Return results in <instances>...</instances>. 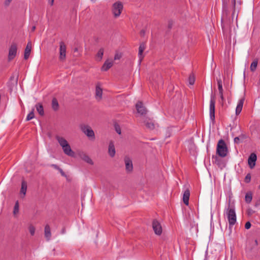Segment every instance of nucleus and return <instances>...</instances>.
<instances>
[{
    "label": "nucleus",
    "instance_id": "f257e3e1",
    "mask_svg": "<svg viewBox=\"0 0 260 260\" xmlns=\"http://www.w3.org/2000/svg\"><path fill=\"white\" fill-rule=\"evenodd\" d=\"M55 139L61 147L63 153L68 156L74 157L75 152L71 149V147L68 141L62 136L57 135Z\"/></svg>",
    "mask_w": 260,
    "mask_h": 260
},
{
    "label": "nucleus",
    "instance_id": "f03ea898",
    "mask_svg": "<svg viewBox=\"0 0 260 260\" xmlns=\"http://www.w3.org/2000/svg\"><path fill=\"white\" fill-rule=\"evenodd\" d=\"M225 213L227 216L230 225L233 226L236 222V215L234 207L229 204L228 207L225 209Z\"/></svg>",
    "mask_w": 260,
    "mask_h": 260
},
{
    "label": "nucleus",
    "instance_id": "7ed1b4c3",
    "mask_svg": "<svg viewBox=\"0 0 260 260\" xmlns=\"http://www.w3.org/2000/svg\"><path fill=\"white\" fill-rule=\"evenodd\" d=\"M228 149L224 141L221 139L217 145L216 153L220 157H224L226 156Z\"/></svg>",
    "mask_w": 260,
    "mask_h": 260
},
{
    "label": "nucleus",
    "instance_id": "20e7f679",
    "mask_svg": "<svg viewBox=\"0 0 260 260\" xmlns=\"http://www.w3.org/2000/svg\"><path fill=\"white\" fill-rule=\"evenodd\" d=\"M123 8V4L121 2H116L112 5V13L115 18H117L120 15Z\"/></svg>",
    "mask_w": 260,
    "mask_h": 260
},
{
    "label": "nucleus",
    "instance_id": "39448f33",
    "mask_svg": "<svg viewBox=\"0 0 260 260\" xmlns=\"http://www.w3.org/2000/svg\"><path fill=\"white\" fill-rule=\"evenodd\" d=\"M80 127L82 132L88 137L93 139L95 138L94 133L90 126L86 124H81Z\"/></svg>",
    "mask_w": 260,
    "mask_h": 260
},
{
    "label": "nucleus",
    "instance_id": "423d86ee",
    "mask_svg": "<svg viewBox=\"0 0 260 260\" xmlns=\"http://www.w3.org/2000/svg\"><path fill=\"white\" fill-rule=\"evenodd\" d=\"M153 230L156 235H160L162 233V227L160 223L156 220H154L152 222Z\"/></svg>",
    "mask_w": 260,
    "mask_h": 260
},
{
    "label": "nucleus",
    "instance_id": "0eeeda50",
    "mask_svg": "<svg viewBox=\"0 0 260 260\" xmlns=\"http://www.w3.org/2000/svg\"><path fill=\"white\" fill-rule=\"evenodd\" d=\"M215 98L214 96H211L210 102V117L212 120H214L215 118Z\"/></svg>",
    "mask_w": 260,
    "mask_h": 260
},
{
    "label": "nucleus",
    "instance_id": "6e6552de",
    "mask_svg": "<svg viewBox=\"0 0 260 260\" xmlns=\"http://www.w3.org/2000/svg\"><path fill=\"white\" fill-rule=\"evenodd\" d=\"M124 160L125 165L126 171L128 173L131 172L133 169V166L132 160L129 157L125 156L124 157Z\"/></svg>",
    "mask_w": 260,
    "mask_h": 260
},
{
    "label": "nucleus",
    "instance_id": "1a4fd4ad",
    "mask_svg": "<svg viewBox=\"0 0 260 260\" xmlns=\"http://www.w3.org/2000/svg\"><path fill=\"white\" fill-rule=\"evenodd\" d=\"M78 155L85 162L91 165H93V160L86 153H84V152H80L79 153Z\"/></svg>",
    "mask_w": 260,
    "mask_h": 260
},
{
    "label": "nucleus",
    "instance_id": "9d476101",
    "mask_svg": "<svg viewBox=\"0 0 260 260\" xmlns=\"http://www.w3.org/2000/svg\"><path fill=\"white\" fill-rule=\"evenodd\" d=\"M256 155L252 153L249 156L248 159V163L250 168H253L255 165V161L256 160Z\"/></svg>",
    "mask_w": 260,
    "mask_h": 260
},
{
    "label": "nucleus",
    "instance_id": "9b49d317",
    "mask_svg": "<svg viewBox=\"0 0 260 260\" xmlns=\"http://www.w3.org/2000/svg\"><path fill=\"white\" fill-rule=\"evenodd\" d=\"M116 153L114 143L113 141H110L108 146V154L110 157H113Z\"/></svg>",
    "mask_w": 260,
    "mask_h": 260
},
{
    "label": "nucleus",
    "instance_id": "f8f14e48",
    "mask_svg": "<svg viewBox=\"0 0 260 260\" xmlns=\"http://www.w3.org/2000/svg\"><path fill=\"white\" fill-rule=\"evenodd\" d=\"M136 107L138 113L140 114L144 115L146 113V110L141 102H140L137 103Z\"/></svg>",
    "mask_w": 260,
    "mask_h": 260
},
{
    "label": "nucleus",
    "instance_id": "ddd939ff",
    "mask_svg": "<svg viewBox=\"0 0 260 260\" xmlns=\"http://www.w3.org/2000/svg\"><path fill=\"white\" fill-rule=\"evenodd\" d=\"M103 90L99 84L96 85L95 88V99L98 101L101 100L102 98Z\"/></svg>",
    "mask_w": 260,
    "mask_h": 260
},
{
    "label": "nucleus",
    "instance_id": "4468645a",
    "mask_svg": "<svg viewBox=\"0 0 260 260\" xmlns=\"http://www.w3.org/2000/svg\"><path fill=\"white\" fill-rule=\"evenodd\" d=\"M113 66V61L111 59H107L103 66L101 70L103 71H107Z\"/></svg>",
    "mask_w": 260,
    "mask_h": 260
},
{
    "label": "nucleus",
    "instance_id": "2eb2a0df",
    "mask_svg": "<svg viewBox=\"0 0 260 260\" xmlns=\"http://www.w3.org/2000/svg\"><path fill=\"white\" fill-rule=\"evenodd\" d=\"M244 100H245L244 98H242L238 101V103L236 109V115L239 114L240 113V112H241L242 108H243Z\"/></svg>",
    "mask_w": 260,
    "mask_h": 260
},
{
    "label": "nucleus",
    "instance_id": "dca6fc26",
    "mask_svg": "<svg viewBox=\"0 0 260 260\" xmlns=\"http://www.w3.org/2000/svg\"><path fill=\"white\" fill-rule=\"evenodd\" d=\"M44 235L47 241L50 240L51 237V230L50 226L48 224H46L45 226L44 229Z\"/></svg>",
    "mask_w": 260,
    "mask_h": 260
},
{
    "label": "nucleus",
    "instance_id": "f3484780",
    "mask_svg": "<svg viewBox=\"0 0 260 260\" xmlns=\"http://www.w3.org/2000/svg\"><path fill=\"white\" fill-rule=\"evenodd\" d=\"M190 196V192L188 189H186L183 193V201L184 203L186 205H188L189 204V199Z\"/></svg>",
    "mask_w": 260,
    "mask_h": 260
},
{
    "label": "nucleus",
    "instance_id": "a211bd4d",
    "mask_svg": "<svg viewBox=\"0 0 260 260\" xmlns=\"http://www.w3.org/2000/svg\"><path fill=\"white\" fill-rule=\"evenodd\" d=\"M27 190V183L25 181H23L21 183V187L20 189L21 197L23 198Z\"/></svg>",
    "mask_w": 260,
    "mask_h": 260
},
{
    "label": "nucleus",
    "instance_id": "6ab92c4d",
    "mask_svg": "<svg viewBox=\"0 0 260 260\" xmlns=\"http://www.w3.org/2000/svg\"><path fill=\"white\" fill-rule=\"evenodd\" d=\"M35 107L39 114L40 115L43 116L44 114L43 105L40 103H38L36 105Z\"/></svg>",
    "mask_w": 260,
    "mask_h": 260
},
{
    "label": "nucleus",
    "instance_id": "aec40b11",
    "mask_svg": "<svg viewBox=\"0 0 260 260\" xmlns=\"http://www.w3.org/2000/svg\"><path fill=\"white\" fill-rule=\"evenodd\" d=\"M17 50H9L8 58L9 60L13 59L16 56Z\"/></svg>",
    "mask_w": 260,
    "mask_h": 260
},
{
    "label": "nucleus",
    "instance_id": "412c9836",
    "mask_svg": "<svg viewBox=\"0 0 260 260\" xmlns=\"http://www.w3.org/2000/svg\"><path fill=\"white\" fill-rule=\"evenodd\" d=\"M28 230L30 235L33 236L35 235L36 232V228L32 224H29L28 226Z\"/></svg>",
    "mask_w": 260,
    "mask_h": 260
},
{
    "label": "nucleus",
    "instance_id": "4be33fe9",
    "mask_svg": "<svg viewBox=\"0 0 260 260\" xmlns=\"http://www.w3.org/2000/svg\"><path fill=\"white\" fill-rule=\"evenodd\" d=\"M66 56V50H59V59L63 61L65 59Z\"/></svg>",
    "mask_w": 260,
    "mask_h": 260
},
{
    "label": "nucleus",
    "instance_id": "5701e85b",
    "mask_svg": "<svg viewBox=\"0 0 260 260\" xmlns=\"http://www.w3.org/2000/svg\"><path fill=\"white\" fill-rule=\"evenodd\" d=\"M52 107L53 110H57L58 108V103L57 100L55 98L53 99L52 101Z\"/></svg>",
    "mask_w": 260,
    "mask_h": 260
},
{
    "label": "nucleus",
    "instance_id": "b1692460",
    "mask_svg": "<svg viewBox=\"0 0 260 260\" xmlns=\"http://www.w3.org/2000/svg\"><path fill=\"white\" fill-rule=\"evenodd\" d=\"M252 199V194L250 192H248L245 195V201L247 203H249L251 202Z\"/></svg>",
    "mask_w": 260,
    "mask_h": 260
},
{
    "label": "nucleus",
    "instance_id": "393cba45",
    "mask_svg": "<svg viewBox=\"0 0 260 260\" xmlns=\"http://www.w3.org/2000/svg\"><path fill=\"white\" fill-rule=\"evenodd\" d=\"M257 66V61L256 60H254L251 64L250 68V70L252 72H254L256 70Z\"/></svg>",
    "mask_w": 260,
    "mask_h": 260
},
{
    "label": "nucleus",
    "instance_id": "a878e982",
    "mask_svg": "<svg viewBox=\"0 0 260 260\" xmlns=\"http://www.w3.org/2000/svg\"><path fill=\"white\" fill-rule=\"evenodd\" d=\"M145 125L148 128L153 129L154 128V124L151 121H148L145 122Z\"/></svg>",
    "mask_w": 260,
    "mask_h": 260
},
{
    "label": "nucleus",
    "instance_id": "bb28decb",
    "mask_svg": "<svg viewBox=\"0 0 260 260\" xmlns=\"http://www.w3.org/2000/svg\"><path fill=\"white\" fill-rule=\"evenodd\" d=\"M104 52L102 50H100L96 55V59L98 61H100L103 57Z\"/></svg>",
    "mask_w": 260,
    "mask_h": 260
},
{
    "label": "nucleus",
    "instance_id": "cd10ccee",
    "mask_svg": "<svg viewBox=\"0 0 260 260\" xmlns=\"http://www.w3.org/2000/svg\"><path fill=\"white\" fill-rule=\"evenodd\" d=\"M34 118V109H32L31 111L27 115L26 120L29 121Z\"/></svg>",
    "mask_w": 260,
    "mask_h": 260
},
{
    "label": "nucleus",
    "instance_id": "c85d7f7f",
    "mask_svg": "<svg viewBox=\"0 0 260 260\" xmlns=\"http://www.w3.org/2000/svg\"><path fill=\"white\" fill-rule=\"evenodd\" d=\"M18 212H19V203H18V201H17L15 203V204L14 206L13 214L14 215H16V214H18Z\"/></svg>",
    "mask_w": 260,
    "mask_h": 260
},
{
    "label": "nucleus",
    "instance_id": "c756f323",
    "mask_svg": "<svg viewBox=\"0 0 260 260\" xmlns=\"http://www.w3.org/2000/svg\"><path fill=\"white\" fill-rule=\"evenodd\" d=\"M244 138H245V136L243 135H241L239 137H235L234 138V141L235 143L238 144L240 143V140H243Z\"/></svg>",
    "mask_w": 260,
    "mask_h": 260
},
{
    "label": "nucleus",
    "instance_id": "7c9ffc66",
    "mask_svg": "<svg viewBox=\"0 0 260 260\" xmlns=\"http://www.w3.org/2000/svg\"><path fill=\"white\" fill-rule=\"evenodd\" d=\"M231 72H232V70L230 69V67L229 66H226L225 68H224V73L228 77H229L230 76V74L231 73Z\"/></svg>",
    "mask_w": 260,
    "mask_h": 260
},
{
    "label": "nucleus",
    "instance_id": "2f4dec72",
    "mask_svg": "<svg viewBox=\"0 0 260 260\" xmlns=\"http://www.w3.org/2000/svg\"><path fill=\"white\" fill-rule=\"evenodd\" d=\"M189 83L190 85H193L195 81V78L193 75H190L188 79Z\"/></svg>",
    "mask_w": 260,
    "mask_h": 260
},
{
    "label": "nucleus",
    "instance_id": "473e14b6",
    "mask_svg": "<svg viewBox=\"0 0 260 260\" xmlns=\"http://www.w3.org/2000/svg\"><path fill=\"white\" fill-rule=\"evenodd\" d=\"M143 51L144 50H139L138 56L139 58L140 62H141L144 56V55H143Z\"/></svg>",
    "mask_w": 260,
    "mask_h": 260
},
{
    "label": "nucleus",
    "instance_id": "72a5a7b5",
    "mask_svg": "<svg viewBox=\"0 0 260 260\" xmlns=\"http://www.w3.org/2000/svg\"><path fill=\"white\" fill-rule=\"evenodd\" d=\"M31 50H25L24 58L25 59H27L28 58L30 53Z\"/></svg>",
    "mask_w": 260,
    "mask_h": 260
},
{
    "label": "nucleus",
    "instance_id": "f704fd0d",
    "mask_svg": "<svg viewBox=\"0 0 260 260\" xmlns=\"http://www.w3.org/2000/svg\"><path fill=\"white\" fill-rule=\"evenodd\" d=\"M122 57V54L120 52H116L114 56V60H119Z\"/></svg>",
    "mask_w": 260,
    "mask_h": 260
},
{
    "label": "nucleus",
    "instance_id": "c9c22d12",
    "mask_svg": "<svg viewBox=\"0 0 260 260\" xmlns=\"http://www.w3.org/2000/svg\"><path fill=\"white\" fill-rule=\"evenodd\" d=\"M115 129L116 132L119 134H121L120 127L118 124H115Z\"/></svg>",
    "mask_w": 260,
    "mask_h": 260
},
{
    "label": "nucleus",
    "instance_id": "e433bc0d",
    "mask_svg": "<svg viewBox=\"0 0 260 260\" xmlns=\"http://www.w3.org/2000/svg\"><path fill=\"white\" fill-rule=\"evenodd\" d=\"M251 180V176L249 174H248L245 178V182L246 183H249Z\"/></svg>",
    "mask_w": 260,
    "mask_h": 260
},
{
    "label": "nucleus",
    "instance_id": "4c0bfd02",
    "mask_svg": "<svg viewBox=\"0 0 260 260\" xmlns=\"http://www.w3.org/2000/svg\"><path fill=\"white\" fill-rule=\"evenodd\" d=\"M222 5H223V8H226L228 6V4L229 2V0H222Z\"/></svg>",
    "mask_w": 260,
    "mask_h": 260
},
{
    "label": "nucleus",
    "instance_id": "58836bf2",
    "mask_svg": "<svg viewBox=\"0 0 260 260\" xmlns=\"http://www.w3.org/2000/svg\"><path fill=\"white\" fill-rule=\"evenodd\" d=\"M254 211L252 209H250V208L248 209L247 210V213L248 216H251V215H252L254 213Z\"/></svg>",
    "mask_w": 260,
    "mask_h": 260
},
{
    "label": "nucleus",
    "instance_id": "ea45409f",
    "mask_svg": "<svg viewBox=\"0 0 260 260\" xmlns=\"http://www.w3.org/2000/svg\"><path fill=\"white\" fill-rule=\"evenodd\" d=\"M218 89L219 91V93H222L223 92V89L222 88V85L218 86Z\"/></svg>",
    "mask_w": 260,
    "mask_h": 260
},
{
    "label": "nucleus",
    "instance_id": "a19ab883",
    "mask_svg": "<svg viewBox=\"0 0 260 260\" xmlns=\"http://www.w3.org/2000/svg\"><path fill=\"white\" fill-rule=\"evenodd\" d=\"M219 95H220V100L222 102V104H223L224 103V102H225V99L224 98V96H223V93H219Z\"/></svg>",
    "mask_w": 260,
    "mask_h": 260
},
{
    "label": "nucleus",
    "instance_id": "79ce46f5",
    "mask_svg": "<svg viewBox=\"0 0 260 260\" xmlns=\"http://www.w3.org/2000/svg\"><path fill=\"white\" fill-rule=\"evenodd\" d=\"M32 47V43L31 42H28L25 49H31Z\"/></svg>",
    "mask_w": 260,
    "mask_h": 260
},
{
    "label": "nucleus",
    "instance_id": "37998d69",
    "mask_svg": "<svg viewBox=\"0 0 260 260\" xmlns=\"http://www.w3.org/2000/svg\"><path fill=\"white\" fill-rule=\"evenodd\" d=\"M251 227V223L250 222L248 221L245 223V228L246 229H249Z\"/></svg>",
    "mask_w": 260,
    "mask_h": 260
},
{
    "label": "nucleus",
    "instance_id": "c03bdc74",
    "mask_svg": "<svg viewBox=\"0 0 260 260\" xmlns=\"http://www.w3.org/2000/svg\"><path fill=\"white\" fill-rule=\"evenodd\" d=\"M50 167H51L52 168H53V169H55V170H59V167L56 165H55V164H52L50 165Z\"/></svg>",
    "mask_w": 260,
    "mask_h": 260
},
{
    "label": "nucleus",
    "instance_id": "a18cd8bd",
    "mask_svg": "<svg viewBox=\"0 0 260 260\" xmlns=\"http://www.w3.org/2000/svg\"><path fill=\"white\" fill-rule=\"evenodd\" d=\"M66 46L64 43L62 42L60 43V48L59 49H66Z\"/></svg>",
    "mask_w": 260,
    "mask_h": 260
},
{
    "label": "nucleus",
    "instance_id": "49530a36",
    "mask_svg": "<svg viewBox=\"0 0 260 260\" xmlns=\"http://www.w3.org/2000/svg\"><path fill=\"white\" fill-rule=\"evenodd\" d=\"M217 85H222V80L220 78L217 79Z\"/></svg>",
    "mask_w": 260,
    "mask_h": 260
},
{
    "label": "nucleus",
    "instance_id": "de8ad7c7",
    "mask_svg": "<svg viewBox=\"0 0 260 260\" xmlns=\"http://www.w3.org/2000/svg\"><path fill=\"white\" fill-rule=\"evenodd\" d=\"M146 47V46L144 43L140 44L139 49H145Z\"/></svg>",
    "mask_w": 260,
    "mask_h": 260
},
{
    "label": "nucleus",
    "instance_id": "09e8293b",
    "mask_svg": "<svg viewBox=\"0 0 260 260\" xmlns=\"http://www.w3.org/2000/svg\"><path fill=\"white\" fill-rule=\"evenodd\" d=\"M58 171L60 172L61 176H62L63 177H66V175L64 172L62 171V170L61 168H59Z\"/></svg>",
    "mask_w": 260,
    "mask_h": 260
},
{
    "label": "nucleus",
    "instance_id": "8fccbe9b",
    "mask_svg": "<svg viewBox=\"0 0 260 260\" xmlns=\"http://www.w3.org/2000/svg\"><path fill=\"white\" fill-rule=\"evenodd\" d=\"M145 34V30L144 29H142L140 31V35L141 36H144Z\"/></svg>",
    "mask_w": 260,
    "mask_h": 260
},
{
    "label": "nucleus",
    "instance_id": "3c124183",
    "mask_svg": "<svg viewBox=\"0 0 260 260\" xmlns=\"http://www.w3.org/2000/svg\"><path fill=\"white\" fill-rule=\"evenodd\" d=\"M48 1H49V3L50 4V5L52 6L53 5L54 0H48Z\"/></svg>",
    "mask_w": 260,
    "mask_h": 260
},
{
    "label": "nucleus",
    "instance_id": "603ef678",
    "mask_svg": "<svg viewBox=\"0 0 260 260\" xmlns=\"http://www.w3.org/2000/svg\"><path fill=\"white\" fill-rule=\"evenodd\" d=\"M11 1H12V0H6V4L7 5H8Z\"/></svg>",
    "mask_w": 260,
    "mask_h": 260
},
{
    "label": "nucleus",
    "instance_id": "864d4df0",
    "mask_svg": "<svg viewBox=\"0 0 260 260\" xmlns=\"http://www.w3.org/2000/svg\"><path fill=\"white\" fill-rule=\"evenodd\" d=\"M10 49H16V47L15 45H12Z\"/></svg>",
    "mask_w": 260,
    "mask_h": 260
},
{
    "label": "nucleus",
    "instance_id": "5fc2aeb1",
    "mask_svg": "<svg viewBox=\"0 0 260 260\" xmlns=\"http://www.w3.org/2000/svg\"><path fill=\"white\" fill-rule=\"evenodd\" d=\"M36 29V27L35 26H34L32 28H31V30L32 31H34Z\"/></svg>",
    "mask_w": 260,
    "mask_h": 260
},
{
    "label": "nucleus",
    "instance_id": "6e6d98bb",
    "mask_svg": "<svg viewBox=\"0 0 260 260\" xmlns=\"http://www.w3.org/2000/svg\"><path fill=\"white\" fill-rule=\"evenodd\" d=\"M168 27H169V28H171L172 27V24H171V23L169 24Z\"/></svg>",
    "mask_w": 260,
    "mask_h": 260
},
{
    "label": "nucleus",
    "instance_id": "4d7b16f0",
    "mask_svg": "<svg viewBox=\"0 0 260 260\" xmlns=\"http://www.w3.org/2000/svg\"><path fill=\"white\" fill-rule=\"evenodd\" d=\"M255 242L256 244L257 245V241L256 240H255Z\"/></svg>",
    "mask_w": 260,
    "mask_h": 260
},
{
    "label": "nucleus",
    "instance_id": "13d9d810",
    "mask_svg": "<svg viewBox=\"0 0 260 260\" xmlns=\"http://www.w3.org/2000/svg\"><path fill=\"white\" fill-rule=\"evenodd\" d=\"M96 0H91V1H92V2L94 3L95 2Z\"/></svg>",
    "mask_w": 260,
    "mask_h": 260
},
{
    "label": "nucleus",
    "instance_id": "bf43d9fd",
    "mask_svg": "<svg viewBox=\"0 0 260 260\" xmlns=\"http://www.w3.org/2000/svg\"><path fill=\"white\" fill-rule=\"evenodd\" d=\"M259 188L260 189V184H259Z\"/></svg>",
    "mask_w": 260,
    "mask_h": 260
}]
</instances>
